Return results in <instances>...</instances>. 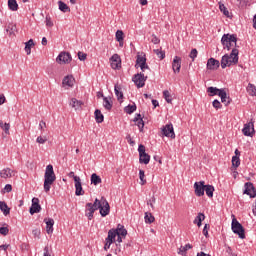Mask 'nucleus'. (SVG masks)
<instances>
[{"instance_id": "f257e3e1", "label": "nucleus", "mask_w": 256, "mask_h": 256, "mask_svg": "<svg viewBox=\"0 0 256 256\" xmlns=\"http://www.w3.org/2000/svg\"><path fill=\"white\" fill-rule=\"evenodd\" d=\"M239 63V49L233 48L230 54H225L221 59L222 69L231 67V65H237Z\"/></svg>"}, {"instance_id": "f03ea898", "label": "nucleus", "mask_w": 256, "mask_h": 256, "mask_svg": "<svg viewBox=\"0 0 256 256\" xmlns=\"http://www.w3.org/2000/svg\"><path fill=\"white\" fill-rule=\"evenodd\" d=\"M57 177L55 176V171L53 170V165H47L44 174V191L49 193L51 191V184L55 183Z\"/></svg>"}, {"instance_id": "7ed1b4c3", "label": "nucleus", "mask_w": 256, "mask_h": 256, "mask_svg": "<svg viewBox=\"0 0 256 256\" xmlns=\"http://www.w3.org/2000/svg\"><path fill=\"white\" fill-rule=\"evenodd\" d=\"M103 203V198L100 200L98 198L95 199L94 203H87L85 206V215L88 218L89 221L93 219V215H95V211H98V209H101V205Z\"/></svg>"}, {"instance_id": "20e7f679", "label": "nucleus", "mask_w": 256, "mask_h": 256, "mask_svg": "<svg viewBox=\"0 0 256 256\" xmlns=\"http://www.w3.org/2000/svg\"><path fill=\"white\" fill-rule=\"evenodd\" d=\"M221 43L223 45V49H227V51H231V47H233V45L237 47V35L224 34L221 38Z\"/></svg>"}, {"instance_id": "39448f33", "label": "nucleus", "mask_w": 256, "mask_h": 256, "mask_svg": "<svg viewBox=\"0 0 256 256\" xmlns=\"http://www.w3.org/2000/svg\"><path fill=\"white\" fill-rule=\"evenodd\" d=\"M232 231L235 233V235H238L240 239H245V228H243V225L237 221V218H235V215H232Z\"/></svg>"}, {"instance_id": "423d86ee", "label": "nucleus", "mask_w": 256, "mask_h": 256, "mask_svg": "<svg viewBox=\"0 0 256 256\" xmlns=\"http://www.w3.org/2000/svg\"><path fill=\"white\" fill-rule=\"evenodd\" d=\"M132 81L136 85V87H138V89H141L142 87H145V81H147V76H145V73L140 72L133 76Z\"/></svg>"}, {"instance_id": "0eeeda50", "label": "nucleus", "mask_w": 256, "mask_h": 256, "mask_svg": "<svg viewBox=\"0 0 256 256\" xmlns=\"http://www.w3.org/2000/svg\"><path fill=\"white\" fill-rule=\"evenodd\" d=\"M138 153H139V161L144 165H149V161H151V156L145 152V146L140 144L138 146Z\"/></svg>"}, {"instance_id": "6e6552de", "label": "nucleus", "mask_w": 256, "mask_h": 256, "mask_svg": "<svg viewBox=\"0 0 256 256\" xmlns=\"http://www.w3.org/2000/svg\"><path fill=\"white\" fill-rule=\"evenodd\" d=\"M205 186V181L194 183V193L196 197H203V195H205Z\"/></svg>"}, {"instance_id": "1a4fd4ad", "label": "nucleus", "mask_w": 256, "mask_h": 256, "mask_svg": "<svg viewBox=\"0 0 256 256\" xmlns=\"http://www.w3.org/2000/svg\"><path fill=\"white\" fill-rule=\"evenodd\" d=\"M242 133L243 135H245V137H253L255 135V125L253 124V122H248L244 124Z\"/></svg>"}, {"instance_id": "9d476101", "label": "nucleus", "mask_w": 256, "mask_h": 256, "mask_svg": "<svg viewBox=\"0 0 256 256\" xmlns=\"http://www.w3.org/2000/svg\"><path fill=\"white\" fill-rule=\"evenodd\" d=\"M161 131L164 137L175 139V130L173 129V124H166L164 127H162Z\"/></svg>"}, {"instance_id": "9b49d317", "label": "nucleus", "mask_w": 256, "mask_h": 256, "mask_svg": "<svg viewBox=\"0 0 256 256\" xmlns=\"http://www.w3.org/2000/svg\"><path fill=\"white\" fill-rule=\"evenodd\" d=\"M111 213V207L109 206V202L105 197H102V205L100 206V215L101 217H107Z\"/></svg>"}, {"instance_id": "f8f14e48", "label": "nucleus", "mask_w": 256, "mask_h": 256, "mask_svg": "<svg viewBox=\"0 0 256 256\" xmlns=\"http://www.w3.org/2000/svg\"><path fill=\"white\" fill-rule=\"evenodd\" d=\"M71 59V54L69 52H61L56 58V61L61 65L71 63Z\"/></svg>"}, {"instance_id": "ddd939ff", "label": "nucleus", "mask_w": 256, "mask_h": 256, "mask_svg": "<svg viewBox=\"0 0 256 256\" xmlns=\"http://www.w3.org/2000/svg\"><path fill=\"white\" fill-rule=\"evenodd\" d=\"M75 195L77 197H81V195H85V190H83V185L81 184V178L75 177Z\"/></svg>"}, {"instance_id": "4468645a", "label": "nucleus", "mask_w": 256, "mask_h": 256, "mask_svg": "<svg viewBox=\"0 0 256 256\" xmlns=\"http://www.w3.org/2000/svg\"><path fill=\"white\" fill-rule=\"evenodd\" d=\"M30 215H35L41 211V205L39 204V198L32 199V205L30 207Z\"/></svg>"}, {"instance_id": "2eb2a0df", "label": "nucleus", "mask_w": 256, "mask_h": 256, "mask_svg": "<svg viewBox=\"0 0 256 256\" xmlns=\"http://www.w3.org/2000/svg\"><path fill=\"white\" fill-rule=\"evenodd\" d=\"M244 193L246 195H249V197H251V198H255L256 197L255 186H253V183H251V182L245 183Z\"/></svg>"}, {"instance_id": "dca6fc26", "label": "nucleus", "mask_w": 256, "mask_h": 256, "mask_svg": "<svg viewBox=\"0 0 256 256\" xmlns=\"http://www.w3.org/2000/svg\"><path fill=\"white\" fill-rule=\"evenodd\" d=\"M219 65V60H216L215 58H209L206 67L209 71H215L219 69Z\"/></svg>"}, {"instance_id": "f3484780", "label": "nucleus", "mask_w": 256, "mask_h": 256, "mask_svg": "<svg viewBox=\"0 0 256 256\" xmlns=\"http://www.w3.org/2000/svg\"><path fill=\"white\" fill-rule=\"evenodd\" d=\"M111 67L112 69H119L121 67V57L119 54H114L111 58Z\"/></svg>"}, {"instance_id": "a211bd4d", "label": "nucleus", "mask_w": 256, "mask_h": 256, "mask_svg": "<svg viewBox=\"0 0 256 256\" xmlns=\"http://www.w3.org/2000/svg\"><path fill=\"white\" fill-rule=\"evenodd\" d=\"M172 69L174 73H180L181 72V57L175 56L172 61Z\"/></svg>"}, {"instance_id": "6ab92c4d", "label": "nucleus", "mask_w": 256, "mask_h": 256, "mask_svg": "<svg viewBox=\"0 0 256 256\" xmlns=\"http://www.w3.org/2000/svg\"><path fill=\"white\" fill-rule=\"evenodd\" d=\"M0 177L2 179H9L11 177H15V170H11V168H5L0 172Z\"/></svg>"}, {"instance_id": "aec40b11", "label": "nucleus", "mask_w": 256, "mask_h": 256, "mask_svg": "<svg viewBox=\"0 0 256 256\" xmlns=\"http://www.w3.org/2000/svg\"><path fill=\"white\" fill-rule=\"evenodd\" d=\"M134 123L137 125L140 133H143V129L145 127V122L143 121V117H141V114H136L134 118Z\"/></svg>"}, {"instance_id": "412c9836", "label": "nucleus", "mask_w": 256, "mask_h": 256, "mask_svg": "<svg viewBox=\"0 0 256 256\" xmlns=\"http://www.w3.org/2000/svg\"><path fill=\"white\" fill-rule=\"evenodd\" d=\"M44 223H46V233L51 235L53 233V225H55V220H53V218H45Z\"/></svg>"}, {"instance_id": "4be33fe9", "label": "nucleus", "mask_w": 256, "mask_h": 256, "mask_svg": "<svg viewBox=\"0 0 256 256\" xmlns=\"http://www.w3.org/2000/svg\"><path fill=\"white\" fill-rule=\"evenodd\" d=\"M103 107L106 111L113 109V100H111V97H103Z\"/></svg>"}, {"instance_id": "5701e85b", "label": "nucleus", "mask_w": 256, "mask_h": 256, "mask_svg": "<svg viewBox=\"0 0 256 256\" xmlns=\"http://www.w3.org/2000/svg\"><path fill=\"white\" fill-rule=\"evenodd\" d=\"M221 91H225V89H219L213 86L207 88V93H209V97H215V95H218L219 97V93H221Z\"/></svg>"}, {"instance_id": "b1692460", "label": "nucleus", "mask_w": 256, "mask_h": 256, "mask_svg": "<svg viewBox=\"0 0 256 256\" xmlns=\"http://www.w3.org/2000/svg\"><path fill=\"white\" fill-rule=\"evenodd\" d=\"M73 83H75V78H73L72 76H66L62 80L63 87H73Z\"/></svg>"}, {"instance_id": "393cba45", "label": "nucleus", "mask_w": 256, "mask_h": 256, "mask_svg": "<svg viewBox=\"0 0 256 256\" xmlns=\"http://www.w3.org/2000/svg\"><path fill=\"white\" fill-rule=\"evenodd\" d=\"M219 97L221 98V102L224 103L226 106L231 103V97L227 96V92L225 90L220 91Z\"/></svg>"}, {"instance_id": "a878e982", "label": "nucleus", "mask_w": 256, "mask_h": 256, "mask_svg": "<svg viewBox=\"0 0 256 256\" xmlns=\"http://www.w3.org/2000/svg\"><path fill=\"white\" fill-rule=\"evenodd\" d=\"M117 235H119V233L117 232V230L115 229H110L108 231V236L106 238V241H112V243H115V239L117 237Z\"/></svg>"}, {"instance_id": "bb28decb", "label": "nucleus", "mask_w": 256, "mask_h": 256, "mask_svg": "<svg viewBox=\"0 0 256 256\" xmlns=\"http://www.w3.org/2000/svg\"><path fill=\"white\" fill-rule=\"evenodd\" d=\"M114 93L119 103H123V91H121V88L119 87V85L114 86Z\"/></svg>"}, {"instance_id": "cd10ccee", "label": "nucleus", "mask_w": 256, "mask_h": 256, "mask_svg": "<svg viewBox=\"0 0 256 256\" xmlns=\"http://www.w3.org/2000/svg\"><path fill=\"white\" fill-rule=\"evenodd\" d=\"M189 249H193V245L191 244H186L185 246H181L179 249H178V255H182V256H185L187 255V251H189Z\"/></svg>"}, {"instance_id": "c85d7f7f", "label": "nucleus", "mask_w": 256, "mask_h": 256, "mask_svg": "<svg viewBox=\"0 0 256 256\" xmlns=\"http://www.w3.org/2000/svg\"><path fill=\"white\" fill-rule=\"evenodd\" d=\"M203 221H205V214L203 213H198V215L195 217L193 223L194 225H198V227H201Z\"/></svg>"}, {"instance_id": "c756f323", "label": "nucleus", "mask_w": 256, "mask_h": 256, "mask_svg": "<svg viewBox=\"0 0 256 256\" xmlns=\"http://www.w3.org/2000/svg\"><path fill=\"white\" fill-rule=\"evenodd\" d=\"M144 63H147V58L145 57V55H137L136 58V64H135V68L139 69V66L143 65Z\"/></svg>"}, {"instance_id": "7c9ffc66", "label": "nucleus", "mask_w": 256, "mask_h": 256, "mask_svg": "<svg viewBox=\"0 0 256 256\" xmlns=\"http://www.w3.org/2000/svg\"><path fill=\"white\" fill-rule=\"evenodd\" d=\"M115 231H117V235L127 237V229H125V226H123L122 224H118Z\"/></svg>"}, {"instance_id": "2f4dec72", "label": "nucleus", "mask_w": 256, "mask_h": 256, "mask_svg": "<svg viewBox=\"0 0 256 256\" xmlns=\"http://www.w3.org/2000/svg\"><path fill=\"white\" fill-rule=\"evenodd\" d=\"M96 123H103L105 121V116H103V113H101V110L96 109L94 112Z\"/></svg>"}, {"instance_id": "473e14b6", "label": "nucleus", "mask_w": 256, "mask_h": 256, "mask_svg": "<svg viewBox=\"0 0 256 256\" xmlns=\"http://www.w3.org/2000/svg\"><path fill=\"white\" fill-rule=\"evenodd\" d=\"M204 191L210 199L213 197V193L215 192V187L213 185H206Z\"/></svg>"}, {"instance_id": "72a5a7b5", "label": "nucleus", "mask_w": 256, "mask_h": 256, "mask_svg": "<svg viewBox=\"0 0 256 256\" xmlns=\"http://www.w3.org/2000/svg\"><path fill=\"white\" fill-rule=\"evenodd\" d=\"M58 7H59L60 11H62V13H70L71 12V8H69V6L67 4H65V2H63V1L58 2Z\"/></svg>"}, {"instance_id": "f704fd0d", "label": "nucleus", "mask_w": 256, "mask_h": 256, "mask_svg": "<svg viewBox=\"0 0 256 256\" xmlns=\"http://www.w3.org/2000/svg\"><path fill=\"white\" fill-rule=\"evenodd\" d=\"M144 221L145 223H148L149 225H151V223L155 222V216L149 212H146L144 216Z\"/></svg>"}, {"instance_id": "c9c22d12", "label": "nucleus", "mask_w": 256, "mask_h": 256, "mask_svg": "<svg viewBox=\"0 0 256 256\" xmlns=\"http://www.w3.org/2000/svg\"><path fill=\"white\" fill-rule=\"evenodd\" d=\"M92 185H99L101 183V176L97 175L96 173H93L90 178Z\"/></svg>"}, {"instance_id": "e433bc0d", "label": "nucleus", "mask_w": 256, "mask_h": 256, "mask_svg": "<svg viewBox=\"0 0 256 256\" xmlns=\"http://www.w3.org/2000/svg\"><path fill=\"white\" fill-rule=\"evenodd\" d=\"M8 7L10 11H17L19 9V4H17V0H8Z\"/></svg>"}, {"instance_id": "4c0bfd02", "label": "nucleus", "mask_w": 256, "mask_h": 256, "mask_svg": "<svg viewBox=\"0 0 256 256\" xmlns=\"http://www.w3.org/2000/svg\"><path fill=\"white\" fill-rule=\"evenodd\" d=\"M35 45V43L33 42V39L28 40L25 43V51H26V55H31V48Z\"/></svg>"}, {"instance_id": "58836bf2", "label": "nucleus", "mask_w": 256, "mask_h": 256, "mask_svg": "<svg viewBox=\"0 0 256 256\" xmlns=\"http://www.w3.org/2000/svg\"><path fill=\"white\" fill-rule=\"evenodd\" d=\"M0 210L2 211V213H4V215H9L10 213L9 206H7V203L3 201H0Z\"/></svg>"}, {"instance_id": "ea45409f", "label": "nucleus", "mask_w": 256, "mask_h": 256, "mask_svg": "<svg viewBox=\"0 0 256 256\" xmlns=\"http://www.w3.org/2000/svg\"><path fill=\"white\" fill-rule=\"evenodd\" d=\"M70 105H71V107H73L74 109L77 110L81 107V105H83V102L77 100L76 98H72Z\"/></svg>"}, {"instance_id": "a19ab883", "label": "nucleus", "mask_w": 256, "mask_h": 256, "mask_svg": "<svg viewBox=\"0 0 256 256\" xmlns=\"http://www.w3.org/2000/svg\"><path fill=\"white\" fill-rule=\"evenodd\" d=\"M137 111V105H131L129 104L128 106L125 107V113L128 115H131V113H135Z\"/></svg>"}, {"instance_id": "79ce46f5", "label": "nucleus", "mask_w": 256, "mask_h": 256, "mask_svg": "<svg viewBox=\"0 0 256 256\" xmlns=\"http://www.w3.org/2000/svg\"><path fill=\"white\" fill-rule=\"evenodd\" d=\"M219 9H220L221 13H223V15H225V17H229V10L225 6V4L219 2Z\"/></svg>"}, {"instance_id": "37998d69", "label": "nucleus", "mask_w": 256, "mask_h": 256, "mask_svg": "<svg viewBox=\"0 0 256 256\" xmlns=\"http://www.w3.org/2000/svg\"><path fill=\"white\" fill-rule=\"evenodd\" d=\"M163 97H164L166 103H172L173 99L171 98V93L169 92V90L163 91Z\"/></svg>"}, {"instance_id": "c03bdc74", "label": "nucleus", "mask_w": 256, "mask_h": 256, "mask_svg": "<svg viewBox=\"0 0 256 256\" xmlns=\"http://www.w3.org/2000/svg\"><path fill=\"white\" fill-rule=\"evenodd\" d=\"M239 165H241V159L239 158V156H233L232 157V166L233 167H239Z\"/></svg>"}, {"instance_id": "a18cd8bd", "label": "nucleus", "mask_w": 256, "mask_h": 256, "mask_svg": "<svg viewBox=\"0 0 256 256\" xmlns=\"http://www.w3.org/2000/svg\"><path fill=\"white\" fill-rule=\"evenodd\" d=\"M116 41H118V43H123V30L116 31Z\"/></svg>"}, {"instance_id": "49530a36", "label": "nucleus", "mask_w": 256, "mask_h": 256, "mask_svg": "<svg viewBox=\"0 0 256 256\" xmlns=\"http://www.w3.org/2000/svg\"><path fill=\"white\" fill-rule=\"evenodd\" d=\"M247 91L249 92L250 95L256 96V87H255V85H253V84L248 85Z\"/></svg>"}, {"instance_id": "de8ad7c7", "label": "nucleus", "mask_w": 256, "mask_h": 256, "mask_svg": "<svg viewBox=\"0 0 256 256\" xmlns=\"http://www.w3.org/2000/svg\"><path fill=\"white\" fill-rule=\"evenodd\" d=\"M36 142L40 145H45L47 143V137L46 136H38L36 139Z\"/></svg>"}, {"instance_id": "09e8293b", "label": "nucleus", "mask_w": 256, "mask_h": 256, "mask_svg": "<svg viewBox=\"0 0 256 256\" xmlns=\"http://www.w3.org/2000/svg\"><path fill=\"white\" fill-rule=\"evenodd\" d=\"M140 67L142 73H145V71H151V68H149V65H147V62H145L144 64H140Z\"/></svg>"}, {"instance_id": "8fccbe9b", "label": "nucleus", "mask_w": 256, "mask_h": 256, "mask_svg": "<svg viewBox=\"0 0 256 256\" xmlns=\"http://www.w3.org/2000/svg\"><path fill=\"white\" fill-rule=\"evenodd\" d=\"M113 241L105 239L104 251H109L111 249V245H113Z\"/></svg>"}, {"instance_id": "3c124183", "label": "nucleus", "mask_w": 256, "mask_h": 256, "mask_svg": "<svg viewBox=\"0 0 256 256\" xmlns=\"http://www.w3.org/2000/svg\"><path fill=\"white\" fill-rule=\"evenodd\" d=\"M3 131L6 133V135H9V129H11V125L9 123H4V125L1 127Z\"/></svg>"}, {"instance_id": "603ef678", "label": "nucleus", "mask_w": 256, "mask_h": 256, "mask_svg": "<svg viewBox=\"0 0 256 256\" xmlns=\"http://www.w3.org/2000/svg\"><path fill=\"white\" fill-rule=\"evenodd\" d=\"M212 105L214 107V109H221V107H223V105H221V102L217 99H215L213 102H212Z\"/></svg>"}, {"instance_id": "864d4df0", "label": "nucleus", "mask_w": 256, "mask_h": 256, "mask_svg": "<svg viewBox=\"0 0 256 256\" xmlns=\"http://www.w3.org/2000/svg\"><path fill=\"white\" fill-rule=\"evenodd\" d=\"M197 49H192L191 50V52H190V55H189V57H190V59H192V61H195V58L197 57Z\"/></svg>"}, {"instance_id": "5fc2aeb1", "label": "nucleus", "mask_w": 256, "mask_h": 256, "mask_svg": "<svg viewBox=\"0 0 256 256\" xmlns=\"http://www.w3.org/2000/svg\"><path fill=\"white\" fill-rule=\"evenodd\" d=\"M0 235H4V236L9 235V228H7V227H0Z\"/></svg>"}, {"instance_id": "6e6d98bb", "label": "nucleus", "mask_w": 256, "mask_h": 256, "mask_svg": "<svg viewBox=\"0 0 256 256\" xmlns=\"http://www.w3.org/2000/svg\"><path fill=\"white\" fill-rule=\"evenodd\" d=\"M46 27H53V20H51V16H46Z\"/></svg>"}, {"instance_id": "4d7b16f0", "label": "nucleus", "mask_w": 256, "mask_h": 256, "mask_svg": "<svg viewBox=\"0 0 256 256\" xmlns=\"http://www.w3.org/2000/svg\"><path fill=\"white\" fill-rule=\"evenodd\" d=\"M156 55L159 57V59H165V52L160 51L159 49L155 50Z\"/></svg>"}, {"instance_id": "13d9d810", "label": "nucleus", "mask_w": 256, "mask_h": 256, "mask_svg": "<svg viewBox=\"0 0 256 256\" xmlns=\"http://www.w3.org/2000/svg\"><path fill=\"white\" fill-rule=\"evenodd\" d=\"M78 59L80 61H85V59H87V54L82 53V52H78Z\"/></svg>"}, {"instance_id": "bf43d9fd", "label": "nucleus", "mask_w": 256, "mask_h": 256, "mask_svg": "<svg viewBox=\"0 0 256 256\" xmlns=\"http://www.w3.org/2000/svg\"><path fill=\"white\" fill-rule=\"evenodd\" d=\"M139 178H140V181H142V183H145V171L143 170H139Z\"/></svg>"}, {"instance_id": "052dcab7", "label": "nucleus", "mask_w": 256, "mask_h": 256, "mask_svg": "<svg viewBox=\"0 0 256 256\" xmlns=\"http://www.w3.org/2000/svg\"><path fill=\"white\" fill-rule=\"evenodd\" d=\"M12 190H13V186H11V184L5 185L4 191H6V193H11Z\"/></svg>"}, {"instance_id": "680f3d73", "label": "nucleus", "mask_w": 256, "mask_h": 256, "mask_svg": "<svg viewBox=\"0 0 256 256\" xmlns=\"http://www.w3.org/2000/svg\"><path fill=\"white\" fill-rule=\"evenodd\" d=\"M208 225L205 224L203 230H202V233H203V236L204 237H207V235H209V230L207 229Z\"/></svg>"}, {"instance_id": "e2e57ef3", "label": "nucleus", "mask_w": 256, "mask_h": 256, "mask_svg": "<svg viewBox=\"0 0 256 256\" xmlns=\"http://www.w3.org/2000/svg\"><path fill=\"white\" fill-rule=\"evenodd\" d=\"M44 127H47V123H45V121L41 120L40 123H39L40 131H43Z\"/></svg>"}, {"instance_id": "0e129e2a", "label": "nucleus", "mask_w": 256, "mask_h": 256, "mask_svg": "<svg viewBox=\"0 0 256 256\" xmlns=\"http://www.w3.org/2000/svg\"><path fill=\"white\" fill-rule=\"evenodd\" d=\"M7 249H9V244L0 245V251H7Z\"/></svg>"}, {"instance_id": "69168bd1", "label": "nucleus", "mask_w": 256, "mask_h": 256, "mask_svg": "<svg viewBox=\"0 0 256 256\" xmlns=\"http://www.w3.org/2000/svg\"><path fill=\"white\" fill-rule=\"evenodd\" d=\"M152 42H153L154 45H159L160 40H159V38H157V36H153Z\"/></svg>"}, {"instance_id": "338daca9", "label": "nucleus", "mask_w": 256, "mask_h": 256, "mask_svg": "<svg viewBox=\"0 0 256 256\" xmlns=\"http://www.w3.org/2000/svg\"><path fill=\"white\" fill-rule=\"evenodd\" d=\"M43 256H51V254H49V247H48V246H46V247L44 248V254H43Z\"/></svg>"}, {"instance_id": "774afa93", "label": "nucleus", "mask_w": 256, "mask_h": 256, "mask_svg": "<svg viewBox=\"0 0 256 256\" xmlns=\"http://www.w3.org/2000/svg\"><path fill=\"white\" fill-rule=\"evenodd\" d=\"M5 95L1 94L0 95V105H3V103H5Z\"/></svg>"}]
</instances>
